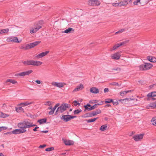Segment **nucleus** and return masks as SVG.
Wrapping results in <instances>:
<instances>
[{
  "mask_svg": "<svg viewBox=\"0 0 156 156\" xmlns=\"http://www.w3.org/2000/svg\"><path fill=\"white\" fill-rule=\"evenodd\" d=\"M35 126V125L33 124L32 122L28 121H24L19 123L17 125L19 128L24 129H26L30 128Z\"/></svg>",
  "mask_w": 156,
  "mask_h": 156,
  "instance_id": "1",
  "label": "nucleus"
},
{
  "mask_svg": "<svg viewBox=\"0 0 156 156\" xmlns=\"http://www.w3.org/2000/svg\"><path fill=\"white\" fill-rule=\"evenodd\" d=\"M22 62L25 65H31L37 66H40L42 64V62L40 61L33 60L23 61Z\"/></svg>",
  "mask_w": 156,
  "mask_h": 156,
  "instance_id": "2",
  "label": "nucleus"
},
{
  "mask_svg": "<svg viewBox=\"0 0 156 156\" xmlns=\"http://www.w3.org/2000/svg\"><path fill=\"white\" fill-rule=\"evenodd\" d=\"M69 108V105L67 104H63L58 107L57 110V112L59 111L63 112Z\"/></svg>",
  "mask_w": 156,
  "mask_h": 156,
  "instance_id": "3",
  "label": "nucleus"
},
{
  "mask_svg": "<svg viewBox=\"0 0 156 156\" xmlns=\"http://www.w3.org/2000/svg\"><path fill=\"white\" fill-rule=\"evenodd\" d=\"M26 129H15L11 132H9L6 133V134H10L11 133H12L15 134H17L21 133H25L26 132Z\"/></svg>",
  "mask_w": 156,
  "mask_h": 156,
  "instance_id": "4",
  "label": "nucleus"
},
{
  "mask_svg": "<svg viewBox=\"0 0 156 156\" xmlns=\"http://www.w3.org/2000/svg\"><path fill=\"white\" fill-rule=\"evenodd\" d=\"M6 41L8 42H12L13 43H20L22 41V40H19L18 38L16 37H8Z\"/></svg>",
  "mask_w": 156,
  "mask_h": 156,
  "instance_id": "5",
  "label": "nucleus"
},
{
  "mask_svg": "<svg viewBox=\"0 0 156 156\" xmlns=\"http://www.w3.org/2000/svg\"><path fill=\"white\" fill-rule=\"evenodd\" d=\"M51 84L55 87L61 88L64 87L66 84L64 82H57L53 81L51 83Z\"/></svg>",
  "mask_w": 156,
  "mask_h": 156,
  "instance_id": "6",
  "label": "nucleus"
},
{
  "mask_svg": "<svg viewBox=\"0 0 156 156\" xmlns=\"http://www.w3.org/2000/svg\"><path fill=\"white\" fill-rule=\"evenodd\" d=\"M76 117V116H75L67 115H62L61 119L63 120L65 122H67L70 120L71 119H73Z\"/></svg>",
  "mask_w": 156,
  "mask_h": 156,
  "instance_id": "7",
  "label": "nucleus"
},
{
  "mask_svg": "<svg viewBox=\"0 0 156 156\" xmlns=\"http://www.w3.org/2000/svg\"><path fill=\"white\" fill-rule=\"evenodd\" d=\"M33 71L31 70H30L27 71L19 73L16 74L15 76H22L29 75Z\"/></svg>",
  "mask_w": 156,
  "mask_h": 156,
  "instance_id": "8",
  "label": "nucleus"
},
{
  "mask_svg": "<svg viewBox=\"0 0 156 156\" xmlns=\"http://www.w3.org/2000/svg\"><path fill=\"white\" fill-rule=\"evenodd\" d=\"M144 134H136L133 136V138L136 142L140 141L143 139Z\"/></svg>",
  "mask_w": 156,
  "mask_h": 156,
  "instance_id": "9",
  "label": "nucleus"
},
{
  "mask_svg": "<svg viewBox=\"0 0 156 156\" xmlns=\"http://www.w3.org/2000/svg\"><path fill=\"white\" fill-rule=\"evenodd\" d=\"M88 3L89 5L93 6H98L100 5V2L97 0H90Z\"/></svg>",
  "mask_w": 156,
  "mask_h": 156,
  "instance_id": "10",
  "label": "nucleus"
},
{
  "mask_svg": "<svg viewBox=\"0 0 156 156\" xmlns=\"http://www.w3.org/2000/svg\"><path fill=\"white\" fill-rule=\"evenodd\" d=\"M121 51L118 52L111 55V57L112 59L115 60L119 59L121 56Z\"/></svg>",
  "mask_w": 156,
  "mask_h": 156,
  "instance_id": "11",
  "label": "nucleus"
},
{
  "mask_svg": "<svg viewBox=\"0 0 156 156\" xmlns=\"http://www.w3.org/2000/svg\"><path fill=\"white\" fill-rule=\"evenodd\" d=\"M41 28V26L40 25H37L35 26L34 27L31 28L30 32L31 34L35 33L38 30Z\"/></svg>",
  "mask_w": 156,
  "mask_h": 156,
  "instance_id": "12",
  "label": "nucleus"
},
{
  "mask_svg": "<svg viewBox=\"0 0 156 156\" xmlns=\"http://www.w3.org/2000/svg\"><path fill=\"white\" fill-rule=\"evenodd\" d=\"M41 42V41H37L27 44V47L29 49L33 48L39 44Z\"/></svg>",
  "mask_w": 156,
  "mask_h": 156,
  "instance_id": "13",
  "label": "nucleus"
},
{
  "mask_svg": "<svg viewBox=\"0 0 156 156\" xmlns=\"http://www.w3.org/2000/svg\"><path fill=\"white\" fill-rule=\"evenodd\" d=\"M49 52V51H46L45 52H42L36 55L35 57L37 59H39L46 56Z\"/></svg>",
  "mask_w": 156,
  "mask_h": 156,
  "instance_id": "14",
  "label": "nucleus"
},
{
  "mask_svg": "<svg viewBox=\"0 0 156 156\" xmlns=\"http://www.w3.org/2000/svg\"><path fill=\"white\" fill-rule=\"evenodd\" d=\"M84 88V86L82 84L77 85L76 87L73 90V92H77L82 90Z\"/></svg>",
  "mask_w": 156,
  "mask_h": 156,
  "instance_id": "15",
  "label": "nucleus"
},
{
  "mask_svg": "<svg viewBox=\"0 0 156 156\" xmlns=\"http://www.w3.org/2000/svg\"><path fill=\"white\" fill-rule=\"evenodd\" d=\"M33 103V102H30L29 101H25L17 105L18 106H21L22 107H25Z\"/></svg>",
  "mask_w": 156,
  "mask_h": 156,
  "instance_id": "16",
  "label": "nucleus"
},
{
  "mask_svg": "<svg viewBox=\"0 0 156 156\" xmlns=\"http://www.w3.org/2000/svg\"><path fill=\"white\" fill-rule=\"evenodd\" d=\"M64 143L66 145H72L74 144L73 141L69 140H66L65 139H62Z\"/></svg>",
  "mask_w": 156,
  "mask_h": 156,
  "instance_id": "17",
  "label": "nucleus"
},
{
  "mask_svg": "<svg viewBox=\"0 0 156 156\" xmlns=\"http://www.w3.org/2000/svg\"><path fill=\"white\" fill-rule=\"evenodd\" d=\"M9 82L10 83L13 84H16L17 83V81L12 79H8L7 80L5 81V83L9 85V84L8 83Z\"/></svg>",
  "mask_w": 156,
  "mask_h": 156,
  "instance_id": "18",
  "label": "nucleus"
},
{
  "mask_svg": "<svg viewBox=\"0 0 156 156\" xmlns=\"http://www.w3.org/2000/svg\"><path fill=\"white\" fill-rule=\"evenodd\" d=\"M128 4V2L126 0H124L118 2L119 7L125 6Z\"/></svg>",
  "mask_w": 156,
  "mask_h": 156,
  "instance_id": "19",
  "label": "nucleus"
},
{
  "mask_svg": "<svg viewBox=\"0 0 156 156\" xmlns=\"http://www.w3.org/2000/svg\"><path fill=\"white\" fill-rule=\"evenodd\" d=\"M145 70H147L151 69L153 67V65L149 63H145L144 64Z\"/></svg>",
  "mask_w": 156,
  "mask_h": 156,
  "instance_id": "20",
  "label": "nucleus"
},
{
  "mask_svg": "<svg viewBox=\"0 0 156 156\" xmlns=\"http://www.w3.org/2000/svg\"><path fill=\"white\" fill-rule=\"evenodd\" d=\"M90 92L94 94H97L99 93L98 89L95 87H92L90 89Z\"/></svg>",
  "mask_w": 156,
  "mask_h": 156,
  "instance_id": "21",
  "label": "nucleus"
},
{
  "mask_svg": "<svg viewBox=\"0 0 156 156\" xmlns=\"http://www.w3.org/2000/svg\"><path fill=\"white\" fill-rule=\"evenodd\" d=\"M101 113V111L100 109H98L96 111L92 112L90 115V117L94 116L97 114H99Z\"/></svg>",
  "mask_w": 156,
  "mask_h": 156,
  "instance_id": "22",
  "label": "nucleus"
},
{
  "mask_svg": "<svg viewBox=\"0 0 156 156\" xmlns=\"http://www.w3.org/2000/svg\"><path fill=\"white\" fill-rule=\"evenodd\" d=\"M147 59L152 62H155L156 61V58L154 57L148 56L147 57Z\"/></svg>",
  "mask_w": 156,
  "mask_h": 156,
  "instance_id": "23",
  "label": "nucleus"
},
{
  "mask_svg": "<svg viewBox=\"0 0 156 156\" xmlns=\"http://www.w3.org/2000/svg\"><path fill=\"white\" fill-rule=\"evenodd\" d=\"M147 96L148 97V98H147V100H149V97H154L156 96V91L148 93L147 95Z\"/></svg>",
  "mask_w": 156,
  "mask_h": 156,
  "instance_id": "24",
  "label": "nucleus"
},
{
  "mask_svg": "<svg viewBox=\"0 0 156 156\" xmlns=\"http://www.w3.org/2000/svg\"><path fill=\"white\" fill-rule=\"evenodd\" d=\"M74 30L73 29L71 28H69L68 29L64 31H62V33L69 34L71 33V32H74Z\"/></svg>",
  "mask_w": 156,
  "mask_h": 156,
  "instance_id": "25",
  "label": "nucleus"
},
{
  "mask_svg": "<svg viewBox=\"0 0 156 156\" xmlns=\"http://www.w3.org/2000/svg\"><path fill=\"white\" fill-rule=\"evenodd\" d=\"M9 115L8 114H5L0 112V118H5L9 117Z\"/></svg>",
  "mask_w": 156,
  "mask_h": 156,
  "instance_id": "26",
  "label": "nucleus"
},
{
  "mask_svg": "<svg viewBox=\"0 0 156 156\" xmlns=\"http://www.w3.org/2000/svg\"><path fill=\"white\" fill-rule=\"evenodd\" d=\"M132 91V90L122 91L120 92V94L121 96H123L125 95L127 93L131 92Z\"/></svg>",
  "mask_w": 156,
  "mask_h": 156,
  "instance_id": "27",
  "label": "nucleus"
},
{
  "mask_svg": "<svg viewBox=\"0 0 156 156\" xmlns=\"http://www.w3.org/2000/svg\"><path fill=\"white\" fill-rule=\"evenodd\" d=\"M156 107V105L154 103H151L149 105H147L146 108L147 109L153 108Z\"/></svg>",
  "mask_w": 156,
  "mask_h": 156,
  "instance_id": "28",
  "label": "nucleus"
},
{
  "mask_svg": "<svg viewBox=\"0 0 156 156\" xmlns=\"http://www.w3.org/2000/svg\"><path fill=\"white\" fill-rule=\"evenodd\" d=\"M9 31L8 28H6L5 29H2L0 30V34L7 33Z\"/></svg>",
  "mask_w": 156,
  "mask_h": 156,
  "instance_id": "29",
  "label": "nucleus"
},
{
  "mask_svg": "<svg viewBox=\"0 0 156 156\" xmlns=\"http://www.w3.org/2000/svg\"><path fill=\"white\" fill-rule=\"evenodd\" d=\"M46 121L47 120L46 119H42L38 120L37 122H39L40 124H41L45 123L46 122Z\"/></svg>",
  "mask_w": 156,
  "mask_h": 156,
  "instance_id": "30",
  "label": "nucleus"
},
{
  "mask_svg": "<svg viewBox=\"0 0 156 156\" xmlns=\"http://www.w3.org/2000/svg\"><path fill=\"white\" fill-rule=\"evenodd\" d=\"M15 109L16 111L18 112H20L23 111V108L21 107H16Z\"/></svg>",
  "mask_w": 156,
  "mask_h": 156,
  "instance_id": "31",
  "label": "nucleus"
},
{
  "mask_svg": "<svg viewBox=\"0 0 156 156\" xmlns=\"http://www.w3.org/2000/svg\"><path fill=\"white\" fill-rule=\"evenodd\" d=\"M121 46L120 43L115 44L113 47L112 51L114 50Z\"/></svg>",
  "mask_w": 156,
  "mask_h": 156,
  "instance_id": "32",
  "label": "nucleus"
},
{
  "mask_svg": "<svg viewBox=\"0 0 156 156\" xmlns=\"http://www.w3.org/2000/svg\"><path fill=\"white\" fill-rule=\"evenodd\" d=\"M152 124L154 126H156V117H153L151 120Z\"/></svg>",
  "mask_w": 156,
  "mask_h": 156,
  "instance_id": "33",
  "label": "nucleus"
},
{
  "mask_svg": "<svg viewBox=\"0 0 156 156\" xmlns=\"http://www.w3.org/2000/svg\"><path fill=\"white\" fill-rule=\"evenodd\" d=\"M107 128V126L106 125H103L101 127L100 130L102 131H104L106 130Z\"/></svg>",
  "mask_w": 156,
  "mask_h": 156,
  "instance_id": "34",
  "label": "nucleus"
},
{
  "mask_svg": "<svg viewBox=\"0 0 156 156\" xmlns=\"http://www.w3.org/2000/svg\"><path fill=\"white\" fill-rule=\"evenodd\" d=\"M125 30H126V29H121L120 30H119L118 31L116 32L115 33V34H121L122 33L124 32L125 31Z\"/></svg>",
  "mask_w": 156,
  "mask_h": 156,
  "instance_id": "35",
  "label": "nucleus"
},
{
  "mask_svg": "<svg viewBox=\"0 0 156 156\" xmlns=\"http://www.w3.org/2000/svg\"><path fill=\"white\" fill-rule=\"evenodd\" d=\"M139 69L141 71L145 70V66L144 64H142L140 65L139 66Z\"/></svg>",
  "mask_w": 156,
  "mask_h": 156,
  "instance_id": "36",
  "label": "nucleus"
},
{
  "mask_svg": "<svg viewBox=\"0 0 156 156\" xmlns=\"http://www.w3.org/2000/svg\"><path fill=\"white\" fill-rule=\"evenodd\" d=\"M98 119V118H94L93 119H89L88 120H87L86 121L88 122H94L95 121Z\"/></svg>",
  "mask_w": 156,
  "mask_h": 156,
  "instance_id": "37",
  "label": "nucleus"
},
{
  "mask_svg": "<svg viewBox=\"0 0 156 156\" xmlns=\"http://www.w3.org/2000/svg\"><path fill=\"white\" fill-rule=\"evenodd\" d=\"M129 41V40H125L122 42L119 43L121 46L124 45L125 44H126V43H128Z\"/></svg>",
  "mask_w": 156,
  "mask_h": 156,
  "instance_id": "38",
  "label": "nucleus"
},
{
  "mask_svg": "<svg viewBox=\"0 0 156 156\" xmlns=\"http://www.w3.org/2000/svg\"><path fill=\"white\" fill-rule=\"evenodd\" d=\"M27 44L26 45V46L25 47L23 45H22L20 48L21 49H24L25 50H27L29 49V48L27 47Z\"/></svg>",
  "mask_w": 156,
  "mask_h": 156,
  "instance_id": "39",
  "label": "nucleus"
},
{
  "mask_svg": "<svg viewBox=\"0 0 156 156\" xmlns=\"http://www.w3.org/2000/svg\"><path fill=\"white\" fill-rule=\"evenodd\" d=\"M82 111L81 109H77L75 110L74 112V114H77L80 112Z\"/></svg>",
  "mask_w": 156,
  "mask_h": 156,
  "instance_id": "40",
  "label": "nucleus"
},
{
  "mask_svg": "<svg viewBox=\"0 0 156 156\" xmlns=\"http://www.w3.org/2000/svg\"><path fill=\"white\" fill-rule=\"evenodd\" d=\"M113 100L112 99H107L105 101V103H109L112 102H113Z\"/></svg>",
  "mask_w": 156,
  "mask_h": 156,
  "instance_id": "41",
  "label": "nucleus"
},
{
  "mask_svg": "<svg viewBox=\"0 0 156 156\" xmlns=\"http://www.w3.org/2000/svg\"><path fill=\"white\" fill-rule=\"evenodd\" d=\"M54 149V147H51L46 148L45 149V151H52Z\"/></svg>",
  "mask_w": 156,
  "mask_h": 156,
  "instance_id": "42",
  "label": "nucleus"
},
{
  "mask_svg": "<svg viewBox=\"0 0 156 156\" xmlns=\"http://www.w3.org/2000/svg\"><path fill=\"white\" fill-rule=\"evenodd\" d=\"M140 3V1L139 0H137L135 1H134L133 2V4L134 5H138V3Z\"/></svg>",
  "mask_w": 156,
  "mask_h": 156,
  "instance_id": "43",
  "label": "nucleus"
},
{
  "mask_svg": "<svg viewBox=\"0 0 156 156\" xmlns=\"http://www.w3.org/2000/svg\"><path fill=\"white\" fill-rule=\"evenodd\" d=\"M52 104V102L50 101H48L45 103V105L50 106Z\"/></svg>",
  "mask_w": 156,
  "mask_h": 156,
  "instance_id": "44",
  "label": "nucleus"
},
{
  "mask_svg": "<svg viewBox=\"0 0 156 156\" xmlns=\"http://www.w3.org/2000/svg\"><path fill=\"white\" fill-rule=\"evenodd\" d=\"M90 105L89 104H87V105L84 106V107L86 109H88L89 110V108L90 107Z\"/></svg>",
  "mask_w": 156,
  "mask_h": 156,
  "instance_id": "45",
  "label": "nucleus"
},
{
  "mask_svg": "<svg viewBox=\"0 0 156 156\" xmlns=\"http://www.w3.org/2000/svg\"><path fill=\"white\" fill-rule=\"evenodd\" d=\"M97 105V104H95L92 106L90 107L89 108V110H92L94 109L95 108L96 106Z\"/></svg>",
  "mask_w": 156,
  "mask_h": 156,
  "instance_id": "46",
  "label": "nucleus"
},
{
  "mask_svg": "<svg viewBox=\"0 0 156 156\" xmlns=\"http://www.w3.org/2000/svg\"><path fill=\"white\" fill-rule=\"evenodd\" d=\"M110 85L114 86H116L118 85V83H117L114 82H112V83H110Z\"/></svg>",
  "mask_w": 156,
  "mask_h": 156,
  "instance_id": "47",
  "label": "nucleus"
},
{
  "mask_svg": "<svg viewBox=\"0 0 156 156\" xmlns=\"http://www.w3.org/2000/svg\"><path fill=\"white\" fill-rule=\"evenodd\" d=\"M74 105L75 106H76L77 105L79 106L80 105V104L77 101H74Z\"/></svg>",
  "mask_w": 156,
  "mask_h": 156,
  "instance_id": "48",
  "label": "nucleus"
},
{
  "mask_svg": "<svg viewBox=\"0 0 156 156\" xmlns=\"http://www.w3.org/2000/svg\"><path fill=\"white\" fill-rule=\"evenodd\" d=\"M55 110L53 109H51L50 111L49 112V114L50 115H51L53 114Z\"/></svg>",
  "mask_w": 156,
  "mask_h": 156,
  "instance_id": "49",
  "label": "nucleus"
},
{
  "mask_svg": "<svg viewBox=\"0 0 156 156\" xmlns=\"http://www.w3.org/2000/svg\"><path fill=\"white\" fill-rule=\"evenodd\" d=\"M112 5L113 6H115V7L119 6V4H118V2L113 3H112Z\"/></svg>",
  "mask_w": 156,
  "mask_h": 156,
  "instance_id": "50",
  "label": "nucleus"
},
{
  "mask_svg": "<svg viewBox=\"0 0 156 156\" xmlns=\"http://www.w3.org/2000/svg\"><path fill=\"white\" fill-rule=\"evenodd\" d=\"M133 99H131V98H126L125 99H124L123 100H123V101H132V100H133Z\"/></svg>",
  "mask_w": 156,
  "mask_h": 156,
  "instance_id": "51",
  "label": "nucleus"
},
{
  "mask_svg": "<svg viewBox=\"0 0 156 156\" xmlns=\"http://www.w3.org/2000/svg\"><path fill=\"white\" fill-rule=\"evenodd\" d=\"M7 129V127L5 126L0 127V132L4 129Z\"/></svg>",
  "mask_w": 156,
  "mask_h": 156,
  "instance_id": "52",
  "label": "nucleus"
},
{
  "mask_svg": "<svg viewBox=\"0 0 156 156\" xmlns=\"http://www.w3.org/2000/svg\"><path fill=\"white\" fill-rule=\"evenodd\" d=\"M113 70L120 71L121 70V69L120 68L117 67L116 68H114L113 69Z\"/></svg>",
  "mask_w": 156,
  "mask_h": 156,
  "instance_id": "53",
  "label": "nucleus"
},
{
  "mask_svg": "<svg viewBox=\"0 0 156 156\" xmlns=\"http://www.w3.org/2000/svg\"><path fill=\"white\" fill-rule=\"evenodd\" d=\"M46 146V144H44V145H40L39 146V147L40 148H43L45 147Z\"/></svg>",
  "mask_w": 156,
  "mask_h": 156,
  "instance_id": "54",
  "label": "nucleus"
},
{
  "mask_svg": "<svg viewBox=\"0 0 156 156\" xmlns=\"http://www.w3.org/2000/svg\"><path fill=\"white\" fill-rule=\"evenodd\" d=\"M35 82L37 84H40L41 83V81L39 80H36Z\"/></svg>",
  "mask_w": 156,
  "mask_h": 156,
  "instance_id": "55",
  "label": "nucleus"
},
{
  "mask_svg": "<svg viewBox=\"0 0 156 156\" xmlns=\"http://www.w3.org/2000/svg\"><path fill=\"white\" fill-rule=\"evenodd\" d=\"M109 91V89L108 88H105L104 90L105 93L108 92Z\"/></svg>",
  "mask_w": 156,
  "mask_h": 156,
  "instance_id": "56",
  "label": "nucleus"
},
{
  "mask_svg": "<svg viewBox=\"0 0 156 156\" xmlns=\"http://www.w3.org/2000/svg\"><path fill=\"white\" fill-rule=\"evenodd\" d=\"M38 127H36L34 129H33V131H37V129L38 128Z\"/></svg>",
  "mask_w": 156,
  "mask_h": 156,
  "instance_id": "57",
  "label": "nucleus"
},
{
  "mask_svg": "<svg viewBox=\"0 0 156 156\" xmlns=\"http://www.w3.org/2000/svg\"><path fill=\"white\" fill-rule=\"evenodd\" d=\"M41 132L44 133H46L48 132V130L42 131H41Z\"/></svg>",
  "mask_w": 156,
  "mask_h": 156,
  "instance_id": "58",
  "label": "nucleus"
},
{
  "mask_svg": "<svg viewBox=\"0 0 156 156\" xmlns=\"http://www.w3.org/2000/svg\"><path fill=\"white\" fill-rule=\"evenodd\" d=\"M59 105V103H57V104L55 105V106L57 107Z\"/></svg>",
  "mask_w": 156,
  "mask_h": 156,
  "instance_id": "59",
  "label": "nucleus"
},
{
  "mask_svg": "<svg viewBox=\"0 0 156 156\" xmlns=\"http://www.w3.org/2000/svg\"><path fill=\"white\" fill-rule=\"evenodd\" d=\"M114 105H118V103L117 102H115L113 103Z\"/></svg>",
  "mask_w": 156,
  "mask_h": 156,
  "instance_id": "60",
  "label": "nucleus"
},
{
  "mask_svg": "<svg viewBox=\"0 0 156 156\" xmlns=\"http://www.w3.org/2000/svg\"><path fill=\"white\" fill-rule=\"evenodd\" d=\"M57 107L55 106L53 108V110H54L55 111V110L56 109V108H57Z\"/></svg>",
  "mask_w": 156,
  "mask_h": 156,
  "instance_id": "61",
  "label": "nucleus"
},
{
  "mask_svg": "<svg viewBox=\"0 0 156 156\" xmlns=\"http://www.w3.org/2000/svg\"><path fill=\"white\" fill-rule=\"evenodd\" d=\"M0 156H4V155L2 153H0Z\"/></svg>",
  "mask_w": 156,
  "mask_h": 156,
  "instance_id": "62",
  "label": "nucleus"
},
{
  "mask_svg": "<svg viewBox=\"0 0 156 156\" xmlns=\"http://www.w3.org/2000/svg\"><path fill=\"white\" fill-rule=\"evenodd\" d=\"M102 102H101L100 103H98V104H97V105H101L102 104Z\"/></svg>",
  "mask_w": 156,
  "mask_h": 156,
  "instance_id": "63",
  "label": "nucleus"
},
{
  "mask_svg": "<svg viewBox=\"0 0 156 156\" xmlns=\"http://www.w3.org/2000/svg\"><path fill=\"white\" fill-rule=\"evenodd\" d=\"M48 109H52V106H51L50 107H49L48 108Z\"/></svg>",
  "mask_w": 156,
  "mask_h": 156,
  "instance_id": "64",
  "label": "nucleus"
}]
</instances>
